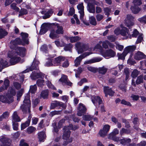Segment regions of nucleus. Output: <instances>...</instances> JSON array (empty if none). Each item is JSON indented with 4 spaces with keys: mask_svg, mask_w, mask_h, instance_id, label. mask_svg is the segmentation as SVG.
Wrapping results in <instances>:
<instances>
[{
    "mask_svg": "<svg viewBox=\"0 0 146 146\" xmlns=\"http://www.w3.org/2000/svg\"><path fill=\"white\" fill-rule=\"evenodd\" d=\"M131 10L132 12L134 14L138 13L141 10V9L138 6L133 5L131 7Z\"/></svg>",
    "mask_w": 146,
    "mask_h": 146,
    "instance_id": "nucleus-37",
    "label": "nucleus"
},
{
    "mask_svg": "<svg viewBox=\"0 0 146 146\" xmlns=\"http://www.w3.org/2000/svg\"><path fill=\"white\" fill-rule=\"evenodd\" d=\"M91 54L92 53L90 52H85L79 57H77L74 61L75 66L76 67L78 66L80 64L82 59Z\"/></svg>",
    "mask_w": 146,
    "mask_h": 146,
    "instance_id": "nucleus-8",
    "label": "nucleus"
},
{
    "mask_svg": "<svg viewBox=\"0 0 146 146\" xmlns=\"http://www.w3.org/2000/svg\"><path fill=\"white\" fill-rule=\"evenodd\" d=\"M21 119L17 114V111H15L13 113L12 115V122H19Z\"/></svg>",
    "mask_w": 146,
    "mask_h": 146,
    "instance_id": "nucleus-33",
    "label": "nucleus"
},
{
    "mask_svg": "<svg viewBox=\"0 0 146 146\" xmlns=\"http://www.w3.org/2000/svg\"><path fill=\"white\" fill-rule=\"evenodd\" d=\"M38 138L40 141H42L45 139L46 137L45 133L43 131L38 133Z\"/></svg>",
    "mask_w": 146,
    "mask_h": 146,
    "instance_id": "nucleus-34",
    "label": "nucleus"
},
{
    "mask_svg": "<svg viewBox=\"0 0 146 146\" xmlns=\"http://www.w3.org/2000/svg\"><path fill=\"white\" fill-rule=\"evenodd\" d=\"M20 59L21 58L17 56H14L10 60V63L12 65H14L18 63L20 60Z\"/></svg>",
    "mask_w": 146,
    "mask_h": 146,
    "instance_id": "nucleus-30",
    "label": "nucleus"
},
{
    "mask_svg": "<svg viewBox=\"0 0 146 146\" xmlns=\"http://www.w3.org/2000/svg\"><path fill=\"white\" fill-rule=\"evenodd\" d=\"M16 94V91L14 89L12 88V87H10L9 89L8 92L7 94H8L9 96L12 99V101H14L13 96H15Z\"/></svg>",
    "mask_w": 146,
    "mask_h": 146,
    "instance_id": "nucleus-19",
    "label": "nucleus"
},
{
    "mask_svg": "<svg viewBox=\"0 0 146 146\" xmlns=\"http://www.w3.org/2000/svg\"><path fill=\"white\" fill-rule=\"evenodd\" d=\"M132 34H130V33L128 34V38H131L132 37L136 38L138 35L140 34L138 31L135 29L132 32Z\"/></svg>",
    "mask_w": 146,
    "mask_h": 146,
    "instance_id": "nucleus-32",
    "label": "nucleus"
},
{
    "mask_svg": "<svg viewBox=\"0 0 146 146\" xmlns=\"http://www.w3.org/2000/svg\"><path fill=\"white\" fill-rule=\"evenodd\" d=\"M48 27L46 25H43L41 29H40L39 33L40 35L44 34L48 30Z\"/></svg>",
    "mask_w": 146,
    "mask_h": 146,
    "instance_id": "nucleus-38",
    "label": "nucleus"
},
{
    "mask_svg": "<svg viewBox=\"0 0 146 146\" xmlns=\"http://www.w3.org/2000/svg\"><path fill=\"white\" fill-rule=\"evenodd\" d=\"M119 130L117 128L114 129L113 131L109 135V138L115 141H119V138L117 137L116 135L119 134Z\"/></svg>",
    "mask_w": 146,
    "mask_h": 146,
    "instance_id": "nucleus-9",
    "label": "nucleus"
},
{
    "mask_svg": "<svg viewBox=\"0 0 146 146\" xmlns=\"http://www.w3.org/2000/svg\"><path fill=\"white\" fill-rule=\"evenodd\" d=\"M58 35V34L56 33V31L55 30H52L51 31L49 36L50 38L52 39H55L59 37Z\"/></svg>",
    "mask_w": 146,
    "mask_h": 146,
    "instance_id": "nucleus-36",
    "label": "nucleus"
},
{
    "mask_svg": "<svg viewBox=\"0 0 146 146\" xmlns=\"http://www.w3.org/2000/svg\"><path fill=\"white\" fill-rule=\"evenodd\" d=\"M31 118V116L30 115L28 117V119L25 123L21 124V130L24 129L29 126Z\"/></svg>",
    "mask_w": 146,
    "mask_h": 146,
    "instance_id": "nucleus-17",
    "label": "nucleus"
},
{
    "mask_svg": "<svg viewBox=\"0 0 146 146\" xmlns=\"http://www.w3.org/2000/svg\"><path fill=\"white\" fill-rule=\"evenodd\" d=\"M7 34V32L5 29H0V39L4 38Z\"/></svg>",
    "mask_w": 146,
    "mask_h": 146,
    "instance_id": "nucleus-40",
    "label": "nucleus"
},
{
    "mask_svg": "<svg viewBox=\"0 0 146 146\" xmlns=\"http://www.w3.org/2000/svg\"><path fill=\"white\" fill-rule=\"evenodd\" d=\"M87 9L90 13H95V7L94 5L89 3L87 4Z\"/></svg>",
    "mask_w": 146,
    "mask_h": 146,
    "instance_id": "nucleus-25",
    "label": "nucleus"
},
{
    "mask_svg": "<svg viewBox=\"0 0 146 146\" xmlns=\"http://www.w3.org/2000/svg\"><path fill=\"white\" fill-rule=\"evenodd\" d=\"M89 21L90 23L92 25L96 26L97 25L96 19L93 16L89 17Z\"/></svg>",
    "mask_w": 146,
    "mask_h": 146,
    "instance_id": "nucleus-39",
    "label": "nucleus"
},
{
    "mask_svg": "<svg viewBox=\"0 0 146 146\" xmlns=\"http://www.w3.org/2000/svg\"><path fill=\"white\" fill-rule=\"evenodd\" d=\"M36 130V129L35 127L31 126L27 128L26 131L28 134H30L33 133Z\"/></svg>",
    "mask_w": 146,
    "mask_h": 146,
    "instance_id": "nucleus-44",
    "label": "nucleus"
},
{
    "mask_svg": "<svg viewBox=\"0 0 146 146\" xmlns=\"http://www.w3.org/2000/svg\"><path fill=\"white\" fill-rule=\"evenodd\" d=\"M83 118L85 121H90L93 119V116L90 115H84Z\"/></svg>",
    "mask_w": 146,
    "mask_h": 146,
    "instance_id": "nucleus-48",
    "label": "nucleus"
},
{
    "mask_svg": "<svg viewBox=\"0 0 146 146\" xmlns=\"http://www.w3.org/2000/svg\"><path fill=\"white\" fill-rule=\"evenodd\" d=\"M20 146H29L28 144L25 142L24 139H22L20 141Z\"/></svg>",
    "mask_w": 146,
    "mask_h": 146,
    "instance_id": "nucleus-64",
    "label": "nucleus"
},
{
    "mask_svg": "<svg viewBox=\"0 0 146 146\" xmlns=\"http://www.w3.org/2000/svg\"><path fill=\"white\" fill-rule=\"evenodd\" d=\"M53 61L52 59H49V60L46 62L45 64V66H55L54 65V63H53Z\"/></svg>",
    "mask_w": 146,
    "mask_h": 146,
    "instance_id": "nucleus-50",
    "label": "nucleus"
},
{
    "mask_svg": "<svg viewBox=\"0 0 146 146\" xmlns=\"http://www.w3.org/2000/svg\"><path fill=\"white\" fill-rule=\"evenodd\" d=\"M102 60L100 58H95L84 62V64H88L96 62H99Z\"/></svg>",
    "mask_w": 146,
    "mask_h": 146,
    "instance_id": "nucleus-23",
    "label": "nucleus"
},
{
    "mask_svg": "<svg viewBox=\"0 0 146 146\" xmlns=\"http://www.w3.org/2000/svg\"><path fill=\"white\" fill-rule=\"evenodd\" d=\"M135 19L130 15H128V27L133 26L134 24Z\"/></svg>",
    "mask_w": 146,
    "mask_h": 146,
    "instance_id": "nucleus-35",
    "label": "nucleus"
},
{
    "mask_svg": "<svg viewBox=\"0 0 146 146\" xmlns=\"http://www.w3.org/2000/svg\"><path fill=\"white\" fill-rule=\"evenodd\" d=\"M104 10L105 15H107V17H108L110 14V13L111 12V9L109 7H106L104 9Z\"/></svg>",
    "mask_w": 146,
    "mask_h": 146,
    "instance_id": "nucleus-52",
    "label": "nucleus"
},
{
    "mask_svg": "<svg viewBox=\"0 0 146 146\" xmlns=\"http://www.w3.org/2000/svg\"><path fill=\"white\" fill-rule=\"evenodd\" d=\"M49 92L48 90L42 91L40 94V97L44 99H47L48 98Z\"/></svg>",
    "mask_w": 146,
    "mask_h": 146,
    "instance_id": "nucleus-29",
    "label": "nucleus"
},
{
    "mask_svg": "<svg viewBox=\"0 0 146 146\" xmlns=\"http://www.w3.org/2000/svg\"><path fill=\"white\" fill-rule=\"evenodd\" d=\"M92 101L94 104L97 102L99 104L102 103V101L100 97L98 96L93 97L92 98Z\"/></svg>",
    "mask_w": 146,
    "mask_h": 146,
    "instance_id": "nucleus-31",
    "label": "nucleus"
},
{
    "mask_svg": "<svg viewBox=\"0 0 146 146\" xmlns=\"http://www.w3.org/2000/svg\"><path fill=\"white\" fill-rule=\"evenodd\" d=\"M64 130L63 134L62 136L63 139L67 140L69 137L71 132L68 127L65 126L63 129Z\"/></svg>",
    "mask_w": 146,
    "mask_h": 146,
    "instance_id": "nucleus-14",
    "label": "nucleus"
},
{
    "mask_svg": "<svg viewBox=\"0 0 146 146\" xmlns=\"http://www.w3.org/2000/svg\"><path fill=\"white\" fill-rule=\"evenodd\" d=\"M107 133H108L106 132L103 129L100 130L99 132V135L100 136L102 137L106 136L107 135Z\"/></svg>",
    "mask_w": 146,
    "mask_h": 146,
    "instance_id": "nucleus-58",
    "label": "nucleus"
},
{
    "mask_svg": "<svg viewBox=\"0 0 146 146\" xmlns=\"http://www.w3.org/2000/svg\"><path fill=\"white\" fill-rule=\"evenodd\" d=\"M21 35L22 37V40L24 43L28 44L29 41L28 39V34L27 33L22 32L21 34Z\"/></svg>",
    "mask_w": 146,
    "mask_h": 146,
    "instance_id": "nucleus-22",
    "label": "nucleus"
},
{
    "mask_svg": "<svg viewBox=\"0 0 146 146\" xmlns=\"http://www.w3.org/2000/svg\"><path fill=\"white\" fill-rule=\"evenodd\" d=\"M97 71H98L99 74L102 75L105 74L108 70V68L104 66L99 67L98 68H97Z\"/></svg>",
    "mask_w": 146,
    "mask_h": 146,
    "instance_id": "nucleus-27",
    "label": "nucleus"
},
{
    "mask_svg": "<svg viewBox=\"0 0 146 146\" xmlns=\"http://www.w3.org/2000/svg\"><path fill=\"white\" fill-rule=\"evenodd\" d=\"M58 106L61 107L64 109L66 107V106L64 103L57 101H55L51 103L50 108V109H53L56 107Z\"/></svg>",
    "mask_w": 146,
    "mask_h": 146,
    "instance_id": "nucleus-11",
    "label": "nucleus"
},
{
    "mask_svg": "<svg viewBox=\"0 0 146 146\" xmlns=\"http://www.w3.org/2000/svg\"><path fill=\"white\" fill-rule=\"evenodd\" d=\"M134 58L137 60H140L146 58V56L142 52L139 51L135 54Z\"/></svg>",
    "mask_w": 146,
    "mask_h": 146,
    "instance_id": "nucleus-16",
    "label": "nucleus"
},
{
    "mask_svg": "<svg viewBox=\"0 0 146 146\" xmlns=\"http://www.w3.org/2000/svg\"><path fill=\"white\" fill-rule=\"evenodd\" d=\"M76 47L77 48L78 54H81L84 51L88 50L89 48L88 44L81 43L79 42L75 44Z\"/></svg>",
    "mask_w": 146,
    "mask_h": 146,
    "instance_id": "nucleus-2",
    "label": "nucleus"
},
{
    "mask_svg": "<svg viewBox=\"0 0 146 146\" xmlns=\"http://www.w3.org/2000/svg\"><path fill=\"white\" fill-rule=\"evenodd\" d=\"M11 140L8 138L4 136L1 137L0 142L1 144L0 146H12L11 144Z\"/></svg>",
    "mask_w": 146,
    "mask_h": 146,
    "instance_id": "nucleus-4",
    "label": "nucleus"
},
{
    "mask_svg": "<svg viewBox=\"0 0 146 146\" xmlns=\"http://www.w3.org/2000/svg\"><path fill=\"white\" fill-rule=\"evenodd\" d=\"M6 94V96L3 95H0V101L6 104H10L13 101L11 97Z\"/></svg>",
    "mask_w": 146,
    "mask_h": 146,
    "instance_id": "nucleus-7",
    "label": "nucleus"
},
{
    "mask_svg": "<svg viewBox=\"0 0 146 146\" xmlns=\"http://www.w3.org/2000/svg\"><path fill=\"white\" fill-rule=\"evenodd\" d=\"M42 76V73L36 72L35 71L33 72L31 74L30 77L33 80H36L38 78H40V76Z\"/></svg>",
    "mask_w": 146,
    "mask_h": 146,
    "instance_id": "nucleus-18",
    "label": "nucleus"
},
{
    "mask_svg": "<svg viewBox=\"0 0 146 146\" xmlns=\"http://www.w3.org/2000/svg\"><path fill=\"white\" fill-rule=\"evenodd\" d=\"M47 76H45L42 73V76H40V78L38 80L37 82H50Z\"/></svg>",
    "mask_w": 146,
    "mask_h": 146,
    "instance_id": "nucleus-28",
    "label": "nucleus"
},
{
    "mask_svg": "<svg viewBox=\"0 0 146 146\" xmlns=\"http://www.w3.org/2000/svg\"><path fill=\"white\" fill-rule=\"evenodd\" d=\"M136 48V46L134 45L128 46V54H130L129 59H128V64L129 63L131 65H133L135 63V62L131 58L133 55V52L135 50Z\"/></svg>",
    "mask_w": 146,
    "mask_h": 146,
    "instance_id": "nucleus-3",
    "label": "nucleus"
},
{
    "mask_svg": "<svg viewBox=\"0 0 146 146\" xmlns=\"http://www.w3.org/2000/svg\"><path fill=\"white\" fill-rule=\"evenodd\" d=\"M30 97L29 94H27L25 96L23 101V103L20 107V108L24 112L26 111L28 106H31Z\"/></svg>",
    "mask_w": 146,
    "mask_h": 146,
    "instance_id": "nucleus-1",
    "label": "nucleus"
},
{
    "mask_svg": "<svg viewBox=\"0 0 146 146\" xmlns=\"http://www.w3.org/2000/svg\"><path fill=\"white\" fill-rule=\"evenodd\" d=\"M72 45L69 43L66 44L64 47V50L66 51H70L72 47Z\"/></svg>",
    "mask_w": 146,
    "mask_h": 146,
    "instance_id": "nucleus-54",
    "label": "nucleus"
},
{
    "mask_svg": "<svg viewBox=\"0 0 146 146\" xmlns=\"http://www.w3.org/2000/svg\"><path fill=\"white\" fill-rule=\"evenodd\" d=\"M19 13V16L20 17L23 15L27 14L28 12L26 9H21Z\"/></svg>",
    "mask_w": 146,
    "mask_h": 146,
    "instance_id": "nucleus-53",
    "label": "nucleus"
},
{
    "mask_svg": "<svg viewBox=\"0 0 146 146\" xmlns=\"http://www.w3.org/2000/svg\"><path fill=\"white\" fill-rule=\"evenodd\" d=\"M128 53V48L127 47L126 49L124 50V51L122 54L118 53L117 56L118 57V59L124 60L125 57Z\"/></svg>",
    "mask_w": 146,
    "mask_h": 146,
    "instance_id": "nucleus-26",
    "label": "nucleus"
},
{
    "mask_svg": "<svg viewBox=\"0 0 146 146\" xmlns=\"http://www.w3.org/2000/svg\"><path fill=\"white\" fill-rule=\"evenodd\" d=\"M143 40V34L141 33L138 36L135 42L136 44H138L141 43L142 41Z\"/></svg>",
    "mask_w": 146,
    "mask_h": 146,
    "instance_id": "nucleus-49",
    "label": "nucleus"
},
{
    "mask_svg": "<svg viewBox=\"0 0 146 146\" xmlns=\"http://www.w3.org/2000/svg\"><path fill=\"white\" fill-rule=\"evenodd\" d=\"M116 54L115 51L113 50L110 49L107 50L104 54H103V56L105 57H108L109 58L113 57Z\"/></svg>",
    "mask_w": 146,
    "mask_h": 146,
    "instance_id": "nucleus-15",
    "label": "nucleus"
},
{
    "mask_svg": "<svg viewBox=\"0 0 146 146\" xmlns=\"http://www.w3.org/2000/svg\"><path fill=\"white\" fill-rule=\"evenodd\" d=\"M9 83H4L3 84L0 88V92H1L4 90H7L9 86Z\"/></svg>",
    "mask_w": 146,
    "mask_h": 146,
    "instance_id": "nucleus-45",
    "label": "nucleus"
},
{
    "mask_svg": "<svg viewBox=\"0 0 146 146\" xmlns=\"http://www.w3.org/2000/svg\"><path fill=\"white\" fill-rule=\"evenodd\" d=\"M59 81L62 82H70L67 76L64 74L62 75L61 78L59 80Z\"/></svg>",
    "mask_w": 146,
    "mask_h": 146,
    "instance_id": "nucleus-41",
    "label": "nucleus"
},
{
    "mask_svg": "<svg viewBox=\"0 0 146 146\" xmlns=\"http://www.w3.org/2000/svg\"><path fill=\"white\" fill-rule=\"evenodd\" d=\"M16 3H13L11 5V7L12 9L14 10L17 12L19 11L20 9L18 7L16 6Z\"/></svg>",
    "mask_w": 146,
    "mask_h": 146,
    "instance_id": "nucleus-59",
    "label": "nucleus"
},
{
    "mask_svg": "<svg viewBox=\"0 0 146 146\" xmlns=\"http://www.w3.org/2000/svg\"><path fill=\"white\" fill-rule=\"evenodd\" d=\"M24 92V89L23 88H22L20 90L18 91L17 93V100H18V99L19 98H20L22 96V95L23 93Z\"/></svg>",
    "mask_w": 146,
    "mask_h": 146,
    "instance_id": "nucleus-56",
    "label": "nucleus"
},
{
    "mask_svg": "<svg viewBox=\"0 0 146 146\" xmlns=\"http://www.w3.org/2000/svg\"><path fill=\"white\" fill-rule=\"evenodd\" d=\"M39 62L35 59L32 65L29 68H27L25 70L23 71V73H25L30 71H32L33 70H38L39 69L38 65L39 64Z\"/></svg>",
    "mask_w": 146,
    "mask_h": 146,
    "instance_id": "nucleus-6",
    "label": "nucleus"
},
{
    "mask_svg": "<svg viewBox=\"0 0 146 146\" xmlns=\"http://www.w3.org/2000/svg\"><path fill=\"white\" fill-rule=\"evenodd\" d=\"M109 43V41L108 40H105L102 42V46L104 48L107 49L108 48V44Z\"/></svg>",
    "mask_w": 146,
    "mask_h": 146,
    "instance_id": "nucleus-62",
    "label": "nucleus"
},
{
    "mask_svg": "<svg viewBox=\"0 0 146 146\" xmlns=\"http://www.w3.org/2000/svg\"><path fill=\"white\" fill-rule=\"evenodd\" d=\"M120 27L122 29L121 31V34L123 36H125L126 35V33H127V28L124 27L123 25H121Z\"/></svg>",
    "mask_w": 146,
    "mask_h": 146,
    "instance_id": "nucleus-46",
    "label": "nucleus"
},
{
    "mask_svg": "<svg viewBox=\"0 0 146 146\" xmlns=\"http://www.w3.org/2000/svg\"><path fill=\"white\" fill-rule=\"evenodd\" d=\"M10 43V46L11 49L15 48L17 45H24V44L21 39L19 38H16L14 40H11Z\"/></svg>",
    "mask_w": 146,
    "mask_h": 146,
    "instance_id": "nucleus-5",
    "label": "nucleus"
},
{
    "mask_svg": "<svg viewBox=\"0 0 146 146\" xmlns=\"http://www.w3.org/2000/svg\"><path fill=\"white\" fill-rule=\"evenodd\" d=\"M78 110L77 114L78 116H81L83 114L86 113V109L83 104L80 103L79 104Z\"/></svg>",
    "mask_w": 146,
    "mask_h": 146,
    "instance_id": "nucleus-12",
    "label": "nucleus"
},
{
    "mask_svg": "<svg viewBox=\"0 0 146 146\" xmlns=\"http://www.w3.org/2000/svg\"><path fill=\"white\" fill-rule=\"evenodd\" d=\"M104 91L106 92L108 95L111 96H113L115 92L113 91L111 88L108 86H104Z\"/></svg>",
    "mask_w": 146,
    "mask_h": 146,
    "instance_id": "nucleus-21",
    "label": "nucleus"
},
{
    "mask_svg": "<svg viewBox=\"0 0 146 146\" xmlns=\"http://www.w3.org/2000/svg\"><path fill=\"white\" fill-rule=\"evenodd\" d=\"M138 21L141 23H146V15L139 18Z\"/></svg>",
    "mask_w": 146,
    "mask_h": 146,
    "instance_id": "nucleus-63",
    "label": "nucleus"
},
{
    "mask_svg": "<svg viewBox=\"0 0 146 146\" xmlns=\"http://www.w3.org/2000/svg\"><path fill=\"white\" fill-rule=\"evenodd\" d=\"M37 90V87L36 84L30 86V92L32 94L35 93Z\"/></svg>",
    "mask_w": 146,
    "mask_h": 146,
    "instance_id": "nucleus-51",
    "label": "nucleus"
},
{
    "mask_svg": "<svg viewBox=\"0 0 146 146\" xmlns=\"http://www.w3.org/2000/svg\"><path fill=\"white\" fill-rule=\"evenodd\" d=\"M90 71L95 73L97 72V68L92 66H89L87 68Z\"/></svg>",
    "mask_w": 146,
    "mask_h": 146,
    "instance_id": "nucleus-60",
    "label": "nucleus"
},
{
    "mask_svg": "<svg viewBox=\"0 0 146 146\" xmlns=\"http://www.w3.org/2000/svg\"><path fill=\"white\" fill-rule=\"evenodd\" d=\"M56 31V33L58 34H63L64 33V31L63 27L58 24H56L55 25Z\"/></svg>",
    "mask_w": 146,
    "mask_h": 146,
    "instance_id": "nucleus-20",
    "label": "nucleus"
},
{
    "mask_svg": "<svg viewBox=\"0 0 146 146\" xmlns=\"http://www.w3.org/2000/svg\"><path fill=\"white\" fill-rule=\"evenodd\" d=\"M16 54H17L16 53L13 51H9L8 54V56L11 58L14 56H16Z\"/></svg>",
    "mask_w": 146,
    "mask_h": 146,
    "instance_id": "nucleus-55",
    "label": "nucleus"
},
{
    "mask_svg": "<svg viewBox=\"0 0 146 146\" xmlns=\"http://www.w3.org/2000/svg\"><path fill=\"white\" fill-rule=\"evenodd\" d=\"M65 59V57L59 56L54 58L53 60V63L55 66H60L62 62L64 61Z\"/></svg>",
    "mask_w": 146,
    "mask_h": 146,
    "instance_id": "nucleus-10",
    "label": "nucleus"
},
{
    "mask_svg": "<svg viewBox=\"0 0 146 146\" xmlns=\"http://www.w3.org/2000/svg\"><path fill=\"white\" fill-rule=\"evenodd\" d=\"M17 53L20 56L24 57L26 54V49L23 47H17L15 49Z\"/></svg>",
    "mask_w": 146,
    "mask_h": 146,
    "instance_id": "nucleus-13",
    "label": "nucleus"
},
{
    "mask_svg": "<svg viewBox=\"0 0 146 146\" xmlns=\"http://www.w3.org/2000/svg\"><path fill=\"white\" fill-rule=\"evenodd\" d=\"M77 8L78 10V12L81 16V17L84 16V7L82 3L78 4L77 6Z\"/></svg>",
    "mask_w": 146,
    "mask_h": 146,
    "instance_id": "nucleus-24",
    "label": "nucleus"
},
{
    "mask_svg": "<svg viewBox=\"0 0 146 146\" xmlns=\"http://www.w3.org/2000/svg\"><path fill=\"white\" fill-rule=\"evenodd\" d=\"M120 89L122 91L126 92L127 90V87L125 86V84H121L119 86Z\"/></svg>",
    "mask_w": 146,
    "mask_h": 146,
    "instance_id": "nucleus-61",
    "label": "nucleus"
},
{
    "mask_svg": "<svg viewBox=\"0 0 146 146\" xmlns=\"http://www.w3.org/2000/svg\"><path fill=\"white\" fill-rule=\"evenodd\" d=\"M70 42H71L73 43L81 39V38L78 36H76L74 37H70L69 38Z\"/></svg>",
    "mask_w": 146,
    "mask_h": 146,
    "instance_id": "nucleus-43",
    "label": "nucleus"
},
{
    "mask_svg": "<svg viewBox=\"0 0 146 146\" xmlns=\"http://www.w3.org/2000/svg\"><path fill=\"white\" fill-rule=\"evenodd\" d=\"M52 13V11L51 10H49L44 14V15L43 16L42 18L43 19H45L49 18L51 15Z\"/></svg>",
    "mask_w": 146,
    "mask_h": 146,
    "instance_id": "nucleus-47",
    "label": "nucleus"
},
{
    "mask_svg": "<svg viewBox=\"0 0 146 146\" xmlns=\"http://www.w3.org/2000/svg\"><path fill=\"white\" fill-rule=\"evenodd\" d=\"M1 65V70L5 66H8V62L6 60L4 61L3 59H1L0 62Z\"/></svg>",
    "mask_w": 146,
    "mask_h": 146,
    "instance_id": "nucleus-42",
    "label": "nucleus"
},
{
    "mask_svg": "<svg viewBox=\"0 0 146 146\" xmlns=\"http://www.w3.org/2000/svg\"><path fill=\"white\" fill-rule=\"evenodd\" d=\"M139 74V72L136 69L134 70L131 73L132 77L135 78Z\"/></svg>",
    "mask_w": 146,
    "mask_h": 146,
    "instance_id": "nucleus-57",
    "label": "nucleus"
}]
</instances>
